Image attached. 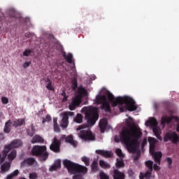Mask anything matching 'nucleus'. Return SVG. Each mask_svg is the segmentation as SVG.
Listing matches in <instances>:
<instances>
[{
	"mask_svg": "<svg viewBox=\"0 0 179 179\" xmlns=\"http://www.w3.org/2000/svg\"><path fill=\"white\" fill-rule=\"evenodd\" d=\"M145 144H146V141H143L141 144V148H143V146H145Z\"/></svg>",
	"mask_w": 179,
	"mask_h": 179,
	"instance_id": "59",
	"label": "nucleus"
},
{
	"mask_svg": "<svg viewBox=\"0 0 179 179\" xmlns=\"http://www.w3.org/2000/svg\"><path fill=\"white\" fill-rule=\"evenodd\" d=\"M35 162H36V159H34L33 157H29L27 159H24L21 163V166H22V167H24V166H26V164H27L28 166H33V164H34Z\"/></svg>",
	"mask_w": 179,
	"mask_h": 179,
	"instance_id": "21",
	"label": "nucleus"
},
{
	"mask_svg": "<svg viewBox=\"0 0 179 179\" xmlns=\"http://www.w3.org/2000/svg\"><path fill=\"white\" fill-rule=\"evenodd\" d=\"M78 94L76 95L75 99L82 102V99L84 96H87V91L83 87H79L77 91Z\"/></svg>",
	"mask_w": 179,
	"mask_h": 179,
	"instance_id": "11",
	"label": "nucleus"
},
{
	"mask_svg": "<svg viewBox=\"0 0 179 179\" xmlns=\"http://www.w3.org/2000/svg\"><path fill=\"white\" fill-rule=\"evenodd\" d=\"M120 138L122 143L125 145L129 153H136L138 148L141 146L139 139L142 138V131L139 127L133 129L124 127L120 132Z\"/></svg>",
	"mask_w": 179,
	"mask_h": 179,
	"instance_id": "1",
	"label": "nucleus"
},
{
	"mask_svg": "<svg viewBox=\"0 0 179 179\" xmlns=\"http://www.w3.org/2000/svg\"><path fill=\"white\" fill-rule=\"evenodd\" d=\"M31 64V62H26L23 64L22 66L26 69V68H29V66H30Z\"/></svg>",
	"mask_w": 179,
	"mask_h": 179,
	"instance_id": "52",
	"label": "nucleus"
},
{
	"mask_svg": "<svg viewBox=\"0 0 179 179\" xmlns=\"http://www.w3.org/2000/svg\"><path fill=\"white\" fill-rule=\"evenodd\" d=\"M116 154L117 156H119V157H124V154L122 153V150H121V149H117Z\"/></svg>",
	"mask_w": 179,
	"mask_h": 179,
	"instance_id": "46",
	"label": "nucleus"
},
{
	"mask_svg": "<svg viewBox=\"0 0 179 179\" xmlns=\"http://www.w3.org/2000/svg\"><path fill=\"white\" fill-rule=\"evenodd\" d=\"M1 102L3 104H8V103H9V99L7 97L3 96L1 98Z\"/></svg>",
	"mask_w": 179,
	"mask_h": 179,
	"instance_id": "50",
	"label": "nucleus"
},
{
	"mask_svg": "<svg viewBox=\"0 0 179 179\" xmlns=\"http://www.w3.org/2000/svg\"><path fill=\"white\" fill-rule=\"evenodd\" d=\"M91 169L92 173H97L100 169L99 168V162L94 159L91 164Z\"/></svg>",
	"mask_w": 179,
	"mask_h": 179,
	"instance_id": "26",
	"label": "nucleus"
},
{
	"mask_svg": "<svg viewBox=\"0 0 179 179\" xmlns=\"http://www.w3.org/2000/svg\"><path fill=\"white\" fill-rule=\"evenodd\" d=\"M152 131L154 132L155 136L161 141L162 137L160 136V134H162V131H160V127H159V126L152 127Z\"/></svg>",
	"mask_w": 179,
	"mask_h": 179,
	"instance_id": "28",
	"label": "nucleus"
},
{
	"mask_svg": "<svg viewBox=\"0 0 179 179\" xmlns=\"http://www.w3.org/2000/svg\"><path fill=\"white\" fill-rule=\"evenodd\" d=\"M9 169H10V164L9 162H5L1 166V170L2 173L8 171Z\"/></svg>",
	"mask_w": 179,
	"mask_h": 179,
	"instance_id": "31",
	"label": "nucleus"
},
{
	"mask_svg": "<svg viewBox=\"0 0 179 179\" xmlns=\"http://www.w3.org/2000/svg\"><path fill=\"white\" fill-rule=\"evenodd\" d=\"M71 145H72V146H73L74 148H76V146H78V143L74 141L73 140L70 143Z\"/></svg>",
	"mask_w": 179,
	"mask_h": 179,
	"instance_id": "56",
	"label": "nucleus"
},
{
	"mask_svg": "<svg viewBox=\"0 0 179 179\" xmlns=\"http://www.w3.org/2000/svg\"><path fill=\"white\" fill-rule=\"evenodd\" d=\"M23 145V143L21 140L15 139L13 140L10 145L5 146L6 156L10 152L11 149H16L20 148Z\"/></svg>",
	"mask_w": 179,
	"mask_h": 179,
	"instance_id": "7",
	"label": "nucleus"
},
{
	"mask_svg": "<svg viewBox=\"0 0 179 179\" xmlns=\"http://www.w3.org/2000/svg\"><path fill=\"white\" fill-rule=\"evenodd\" d=\"M71 84H72L73 90H76V89H78V78H76V77H73L71 81Z\"/></svg>",
	"mask_w": 179,
	"mask_h": 179,
	"instance_id": "37",
	"label": "nucleus"
},
{
	"mask_svg": "<svg viewBox=\"0 0 179 179\" xmlns=\"http://www.w3.org/2000/svg\"><path fill=\"white\" fill-rule=\"evenodd\" d=\"M99 178L100 179H110V176L108 175H107V173H104L103 171H101L99 173Z\"/></svg>",
	"mask_w": 179,
	"mask_h": 179,
	"instance_id": "41",
	"label": "nucleus"
},
{
	"mask_svg": "<svg viewBox=\"0 0 179 179\" xmlns=\"http://www.w3.org/2000/svg\"><path fill=\"white\" fill-rule=\"evenodd\" d=\"M63 164L67 169L69 173H71V174H77V173L86 174L87 173V167L79 165V164H75L70 160H64Z\"/></svg>",
	"mask_w": 179,
	"mask_h": 179,
	"instance_id": "4",
	"label": "nucleus"
},
{
	"mask_svg": "<svg viewBox=\"0 0 179 179\" xmlns=\"http://www.w3.org/2000/svg\"><path fill=\"white\" fill-rule=\"evenodd\" d=\"M153 169L155 171H159V170H160V166H159L157 164H155L153 165Z\"/></svg>",
	"mask_w": 179,
	"mask_h": 179,
	"instance_id": "54",
	"label": "nucleus"
},
{
	"mask_svg": "<svg viewBox=\"0 0 179 179\" xmlns=\"http://www.w3.org/2000/svg\"><path fill=\"white\" fill-rule=\"evenodd\" d=\"M113 179H125V173L120 171L118 169H115L113 171Z\"/></svg>",
	"mask_w": 179,
	"mask_h": 179,
	"instance_id": "17",
	"label": "nucleus"
},
{
	"mask_svg": "<svg viewBox=\"0 0 179 179\" xmlns=\"http://www.w3.org/2000/svg\"><path fill=\"white\" fill-rule=\"evenodd\" d=\"M30 54H31V50H25L23 52L24 57H29Z\"/></svg>",
	"mask_w": 179,
	"mask_h": 179,
	"instance_id": "48",
	"label": "nucleus"
},
{
	"mask_svg": "<svg viewBox=\"0 0 179 179\" xmlns=\"http://www.w3.org/2000/svg\"><path fill=\"white\" fill-rule=\"evenodd\" d=\"M107 125H108L107 119L103 118L100 120L99 127L101 129V134H104V132L106 131V128H107Z\"/></svg>",
	"mask_w": 179,
	"mask_h": 179,
	"instance_id": "18",
	"label": "nucleus"
},
{
	"mask_svg": "<svg viewBox=\"0 0 179 179\" xmlns=\"http://www.w3.org/2000/svg\"><path fill=\"white\" fill-rule=\"evenodd\" d=\"M73 140V136L72 135H70L66 137V142H67L68 143H71Z\"/></svg>",
	"mask_w": 179,
	"mask_h": 179,
	"instance_id": "47",
	"label": "nucleus"
},
{
	"mask_svg": "<svg viewBox=\"0 0 179 179\" xmlns=\"http://www.w3.org/2000/svg\"><path fill=\"white\" fill-rule=\"evenodd\" d=\"M51 120H52L51 115H47L45 118L43 119L42 124H45V122H50V121H51Z\"/></svg>",
	"mask_w": 179,
	"mask_h": 179,
	"instance_id": "42",
	"label": "nucleus"
},
{
	"mask_svg": "<svg viewBox=\"0 0 179 179\" xmlns=\"http://www.w3.org/2000/svg\"><path fill=\"white\" fill-rule=\"evenodd\" d=\"M74 122L76 124H82L83 122V115L80 113H78L74 118Z\"/></svg>",
	"mask_w": 179,
	"mask_h": 179,
	"instance_id": "30",
	"label": "nucleus"
},
{
	"mask_svg": "<svg viewBox=\"0 0 179 179\" xmlns=\"http://www.w3.org/2000/svg\"><path fill=\"white\" fill-rule=\"evenodd\" d=\"M99 166L100 167H101V169H110L111 165H110V164L106 162L104 160L101 159L99 161Z\"/></svg>",
	"mask_w": 179,
	"mask_h": 179,
	"instance_id": "32",
	"label": "nucleus"
},
{
	"mask_svg": "<svg viewBox=\"0 0 179 179\" xmlns=\"http://www.w3.org/2000/svg\"><path fill=\"white\" fill-rule=\"evenodd\" d=\"M16 150H13L8 155V159L9 160V162H12V160H15V159H16Z\"/></svg>",
	"mask_w": 179,
	"mask_h": 179,
	"instance_id": "34",
	"label": "nucleus"
},
{
	"mask_svg": "<svg viewBox=\"0 0 179 179\" xmlns=\"http://www.w3.org/2000/svg\"><path fill=\"white\" fill-rule=\"evenodd\" d=\"M63 114H64V115H66V117H67L68 118H69V117H73V115H75V113L71 112V111L64 112V113H63Z\"/></svg>",
	"mask_w": 179,
	"mask_h": 179,
	"instance_id": "44",
	"label": "nucleus"
},
{
	"mask_svg": "<svg viewBox=\"0 0 179 179\" xmlns=\"http://www.w3.org/2000/svg\"><path fill=\"white\" fill-rule=\"evenodd\" d=\"M7 156H8V155H6V152L4 150V155L3 157L0 154V163H3L5 162V159L6 158Z\"/></svg>",
	"mask_w": 179,
	"mask_h": 179,
	"instance_id": "45",
	"label": "nucleus"
},
{
	"mask_svg": "<svg viewBox=\"0 0 179 179\" xmlns=\"http://www.w3.org/2000/svg\"><path fill=\"white\" fill-rule=\"evenodd\" d=\"M27 134L29 136H33L34 134H36V129L34 128V127L31 126V129H28L27 130Z\"/></svg>",
	"mask_w": 179,
	"mask_h": 179,
	"instance_id": "38",
	"label": "nucleus"
},
{
	"mask_svg": "<svg viewBox=\"0 0 179 179\" xmlns=\"http://www.w3.org/2000/svg\"><path fill=\"white\" fill-rule=\"evenodd\" d=\"M50 149L55 153H59V152H61V140H58L57 137H54L53 141L50 146Z\"/></svg>",
	"mask_w": 179,
	"mask_h": 179,
	"instance_id": "9",
	"label": "nucleus"
},
{
	"mask_svg": "<svg viewBox=\"0 0 179 179\" xmlns=\"http://www.w3.org/2000/svg\"><path fill=\"white\" fill-rule=\"evenodd\" d=\"M85 115V120H87V124H83L77 128V131L80 129H85L87 127H93L96 124V121L99 120V111L97 108L94 107H84L83 108Z\"/></svg>",
	"mask_w": 179,
	"mask_h": 179,
	"instance_id": "3",
	"label": "nucleus"
},
{
	"mask_svg": "<svg viewBox=\"0 0 179 179\" xmlns=\"http://www.w3.org/2000/svg\"><path fill=\"white\" fill-rule=\"evenodd\" d=\"M140 179H149L150 178V177H152V171H150V170H148L147 171H145V173H140Z\"/></svg>",
	"mask_w": 179,
	"mask_h": 179,
	"instance_id": "27",
	"label": "nucleus"
},
{
	"mask_svg": "<svg viewBox=\"0 0 179 179\" xmlns=\"http://www.w3.org/2000/svg\"><path fill=\"white\" fill-rule=\"evenodd\" d=\"M10 127H12V121L8 120L5 123L3 132H5V134H9V132H10Z\"/></svg>",
	"mask_w": 179,
	"mask_h": 179,
	"instance_id": "29",
	"label": "nucleus"
},
{
	"mask_svg": "<svg viewBox=\"0 0 179 179\" xmlns=\"http://www.w3.org/2000/svg\"><path fill=\"white\" fill-rule=\"evenodd\" d=\"M145 166L148 167V170L153 171V162L150 160L145 162Z\"/></svg>",
	"mask_w": 179,
	"mask_h": 179,
	"instance_id": "40",
	"label": "nucleus"
},
{
	"mask_svg": "<svg viewBox=\"0 0 179 179\" xmlns=\"http://www.w3.org/2000/svg\"><path fill=\"white\" fill-rule=\"evenodd\" d=\"M29 178L30 179H36V178H37V173H29Z\"/></svg>",
	"mask_w": 179,
	"mask_h": 179,
	"instance_id": "53",
	"label": "nucleus"
},
{
	"mask_svg": "<svg viewBox=\"0 0 179 179\" xmlns=\"http://www.w3.org/2000/svg\"><path fill=\"white\" fill-rule=\"evenodd\" d=\"M107 97L109 101L112 102L113 107H117L119 105V109L120 113H124V111H135L136 106L135 105V101L129 96H118L115 98L113 94L110 92L107 93Z\"/></svg>",
	"mask_w": 179,
	"mask_h": 179,
	"instance_id": "2",
	"label": "nucleus"
},
{
	"mask_svg": "<svg viewBox=\"0 0 179 179\" xmlns=\"http://www.w3.org/2000/svg\"><path fill=\"white\" fill-rule=\"evenodd\" d=\"M81 160L85 163V166H90V158L86 156H84L81 158Z\"/></svg>",
	"mask_w": 179,
	"mask_h": 179,
	"instance_id": "39",
	"label": "nucleus"
},
{
	"mask_svg": "<svg viewBox=\"0 0 179 179\" xmlns=\"http://www.w3.org/2000/svg\"><path fill=\"white\" fill-rule=\"evenodd\" d=\"M62 96H64L63 98V101H66V100H68L67 97H66V94L65 93V92H63L62 93Z\"/></svg>",
	"mask_w": 179,
	"mask_h": 179,
	"instance_id": "55",
	"label": "nucleus"
},
{
	"mask_svg": "<svg viewBox=\"0 0 179 179\" xmlns=\"http://www.w3.org/2000/svg\"><path fill=\"white\" fill-rule=\"evenodd\" d=\"M31 143H44V138L41 136L36 135L32 138Z\"/></svg>",
	"mask_w": 179,
	"mask_h": 179,
	"instance_id": "25",
	"label": "nucleus"
},
{
	"mask_svg": "<svg viewBox=\"0 0 179 179\" xmlns=\"http://www.w3.org/2000/svg\"><path fill=\"white\" fill-rule=\"evenodd\" d=\"M61 168V160L55 161L52 166L50 168V171H57L58 169Z\"/></svg>",
	"mask_w": 179,
	"mask_h": 179,
	"instance_id": "24",
	"label": "nucleus"
},
{
	"mask_svg": "<svg viewBox=\"0 0 179 179\" xmlns=\"http://www.w3.org/2000/svg\"><path fill=\"white\" fill-rule=\"evenodd\" d=\"M19 176V170L16 169L13 173L8 174L6 179H13L15 177H17Z\"/></svg>",
	"mask_w": 179,
	"mask_h": 179,
	"instance_id": "33",
	"label": "nucleus"
},
{
	"mask_svg": "<svg viewBox=\"0 0 179 179\" xmlns=\"http://www.w3.org/2000/svg\"><path fill=\"white\" fill-rule=\"evenodd\" d=\"M96 104H102L101 108L106 111V113L111 111L110 103L107 101V97L105 95H96Z\"/></svg>",
	"mask_w": 179,
	"mask_h": 179,
	"instance_id": "6",
	"label": "nucleus"
},
{
	"mask_svg": "<svg viewBox=\"0 0 179 179\" xmlns=\"http://www.w3.org/2000/svg\"><path fill=\"white\" fill-rule=\"evenodd\" d=\"M31 153L32 156L39 157L40 162H45L48 159V156H50L45 145H34L31 149Z\"/></svg>",
	"mask_w": 179,
	"mask_h": 179,
	"instance_id": "5",
	"label": "nucleus"
},
{
	"mask_svg": "<svg viewBox=\"0 0 179 179\" xmlns=\"http://www.w3.org/2000/svg\"><path fill=\"white\" fill-rule=\"evenodd\" d=\"M129 120H132V118L129 117Z\"/></svg>",
	"mask_w": 179,
	"mask_h": 179,
	"instance_id": "63",
	"label": "nucleus"
},
{
	"mask_svg": "<svg viewBox=\"0 0 179 179\" xmlns=\"http://www.w3.org/2000/svg\"><path fill=\"white\" fill-rule=\"evenodd\" d=\"M48 83L46 85L48 90H54V88L52 87V82H51V80H48Z\"/></svg>",
	"mask_w": 179,
	"mask_h": 179,
	"instance_id": "43",
	"label": "nucleus"
},
{
	"mask_svg": "<svg viewBox=\"0 0 179 179\" xmlns=\"http://www.w3.org/2000/svg\"><path fill=\"white\" fill-rule=\"evenodd\" d=\"M0 20H2V16L0 17Z\"/></svg>",
	"mask_w": 179,
	"mask_h": 179,
	"instance_id": "61",
	"label": "nucleus"
},
{
	"mask_svg": "<svg viewBox=\"0 0 179 179\" xmlns=\"http://www.w3.org/2000/svg\"><path fill=\"white\" fill-rule=\"evenodd\" d=\"M141 157V152H137L136 155H133V159L136 162Z\"/></svg>",
	"mask_w": 179,
	"mask_h": 179,
	"instance_id": "51",
	"label": "nucleus"
},
{
	"mask_svg": "<svg viewBox=\"0 0 179 179\" xmlns=\"http://www.w3.org/2000/svg\"><path fill=\"white\" fill-rule=\"evenodd\" d=\"M148 142L150 143V153H154L156 149V143L158 142L157 139L152 137H149Z\"/></svg>",
	"mask_w": 179,
	"mask_h": 179,
	"instance_id": "14",
	"label": "nucleus"
},
{
	"mask_svg": "<svg viewBox=\"0 0 179 179\" xmlns=\"http://www.w3.org/2000/svg\"><path fill=\"white\" fill-rule=\"evenodd\" d=\"M25 122L26 120L24 119H18L11 122V124L15 128H17V127H22V125H24Z\"/></svg>",
	"mask_w": 179,
	"mask_h": 179,
	"instance_id": "22",
	"label": "nucleus"
},
{
	"mask_svg": "<svg viewBox=\"0 0 179 179\" xmlns=\"http://www.w3.org/2000/svg\"><path fill=\"white\" fill-rule=\"evenodd\" d=\"M178 135L176 132L166 133L164 137V142L171 141L174 144L178 143Z\"/></svg>",
	"mask_w": 179,
	"mask_h": 179,
	"instance_id": "10",
	"label": "nucleus"
},
{
	"mask_svg": "<svg viewBox=\"0 0 179 179\" xmlns=\"http://www.w3.org/2000/svg\"><path fill=\"white\" fill-rule=\"evenodd\" d=\"M2 15H3L2 13H0V16H2Z\"/></svg>",
	"mask_w": 179,
	"mask_h": 179,
	"instance_id": "62",
	"label": "nucleus"
},
{
	"mask_svg": "<svg viewBox=\"0 0 179 179\" xmlns=\"http://www.w3.org/2000/svg\"><path fill=\"white\" fill-rule=\"evenodd\" d=\"M0 29H1V26H0Z\"/></svg>",
	"mask_w": 179,
	"mask_h": 179,
	"instance_id": "64",
	"label": "nucleus"
},
{
	"mask_svg": "<svg viewBox=\"0 0 179 179\" xmlns=\"http://www.w3.org/2000/svg\"><path fill=\"white\" fill-rule=\"evenodd\" d=\"M54 131L55 132H61V129H59L58 124H54Z\"/></svg>",
	"mask_w": 179,
	"mask_h": 179,
	"instance_id": "49",
	"label": "nucleus"
},
{
	"mask_svg": "<svg viewBox=\"0 0 179 179\" xmlns=\"http://www.w3.org/2000/svg\"><path fill=\"white\" fill-rule=\"evenodd\" d=\"M78 135L84 141H94L96 139V137L93 136V133L90 130H81Z\"/></svg>",
	"mask_w": 179,
	"mask_h": 179,
	"instance_id": "8",
	"label": "nucleus"
},
{
	"mask_svg": "<svg viewBox=\"0 0 179 179\" xmlns=\"http://www.w3.org/2000/svg\"><path fill=\"white\" fill-rule=\"evenodd\" d=\"M62 117L61 127L62 128H67L68 124H69V117H68L66 115H64V113H62Z\"/></svg>",
	"mask_w": 179,
	"mask_h": 179,
	"instance_id": "23",
	"label": "nucleus"
},
{
	"mask_svg": "<svg viewBox=\"0 0 179 179\" xmlns=\"http://www.w3.org/2000/svg\"><path fill=\"white\" fill-rule=\"evenodd\" d=\"M64 140H65V141H66V136H65V135H62L60 137V142H61V141H64Z\"/></svg>",
	"mask_w": 179,
	"mask_h": 179,
	"instance_id": "58",
	"label": "nucleus"
},
{
	"mask_svg": "<svg viewBox=\"0 0 179 179\" xmlns=\"http://www.w3.org/2000/svg\"><path fill=\"white\" fill-rule=\"evenodd\" d=\"M150 155L154 157V161L155 163L157 164L160 165L162 163V157H163V154L162 152L158 151V152H150Z\"/></svg>",
	"mask_w": 179,
	"mask_h": 179,
	"instance_id": "12",
	"label": "nucleus"
},
{
	"mask_svg": "<svg viewBox=\"0 0 179 179\" xmlns=\"http://www.w3.org/2000/svg\"><path fill=\"white\" fill-rule=\"evenodd\" d=\"M96 155H100L101 156H103V157H106V159H108L113 156V152L111 151H107L104 150H96L95 151Z\"/></svg>",
	"mask_w": 179,
	"mask_h": 179,
	"instance_id": "15",
	"label": "nucleus"
},
{
	"mask_svg": "<svg viewBox=\"0 0 179 179\" xmlns=\"http://www.w3.org/2000/svg\"><path fill=\"white\" fill-rule=\"evenodd\" d=\"M173 120H176V121H179V118L178 117L175 116H171V117H168V116H163L162 117L161 120V124L162 125H166V124H170Z\"/></svg>",
	"mask_w": 179,
	"mask_h": 179,
	"instance_id": "13",
	"label": "nucleus"
},
{
	"mask_svg": "<svg viewBox=\"0 0 179 179\" xmlns=\"http://www.w3.org/2000/svg\"><path fill=\"white\" fill-rule=\"evenodd\" d=\"M80 103L82 102L76 98H73L71 103L69 106V110H71V111H73V110H75V108H76V107H78V106H79Z\"/></svg>",
	"mask_w": 179,
	"mask_h": 179,
	"instance_id": "16",
	"label": "nucleus"
},
{
	"mask_svg": "<svg viewBox=\"0 0 179 179\" xmlns=\"http://www.w3.org/2000/svg\"><path fill=\"white\" fill-rule=\"evenodd\" d=\"M165 163H167L169 169H173V159L170 157H167L164 159Z\"/></svg>",
	"mask_w": 179,
	"mask_h": 179,
	"instance_id": "36",
	"label": "nucleus"
},
{
	"mask_svg": "<svg viewBox=\"0 0 179 179\" xmlns=\"http://www.w3.org/2000/svg\"><path fill=\"white\" fill-rule=\"evenodd\" d=\"M57 118H54V119H53V122H54V124H58V123L57 122Z\"/></svg>",
	"mask_w": 179,
	"mask_h": 179,
	"instance_id": "60",
	"label": "nucleus"
},
{
	"mask_svg": "<svg viewBox=\"0 0 179 179\" xmlns=\"http://www.w3.org/2000/svg\"><path fill=\"white\" fill-rule=\"evenodd\" d=\"M62 56L69 64H73V65H75V62H73V55L72 53H69L66 55V53L64 52H63Z\"/></svg>",
	"mask_w": 179,
	"mask_h": 179,
	"instance_id": "20",
	"label": "nucleus"
},
{
	"mask_svg": "<svg viewBox=\"0 0 179 179\" xmlns=\"http://www.w3.org/2000/svg\"><path fill=\"white\" fill-rule=\"evenodd\" d=\"M128 174H129V176L130 177H132V176L134 174V171H133L132 169H129V170L128 171Z\"/></svg>",
	"mask_w": 179,
	"mask_h": 179,
	"instance_id": "57",
	"label": "nucleus"
},
{
	"mask_svg": "<svg viewBox=\"0 0 179 179\" xmlns=\"http://www.w3.org/2000/svg\"><path fill=\"white\" fill-rule=\"evenodd\" d=\"M147 127H151V128H155L159 125L157 120L155 117H151L148 121L145 122Z\"/></svg>",
	"mask_w": 179,
	"mask_h": 179,
	"instance_id": "19",
	"label": "nucleus"
},
{
	"mask_svg": "<svg viewBox=\"0 0 179 179\" xmlns=\"http://www.w3.org/2000/svg\"><path fill=\"white\" fill-rule=\"evenodd\" d=\"M116 169H121L122 167H125V164L124 163V160L122 159H116Z\"/></svg>",
	"mask_w": 179,
	"mask_h": 179,
	"instance_id": "35",
	"label": "nucleus"
}]
</instances>
